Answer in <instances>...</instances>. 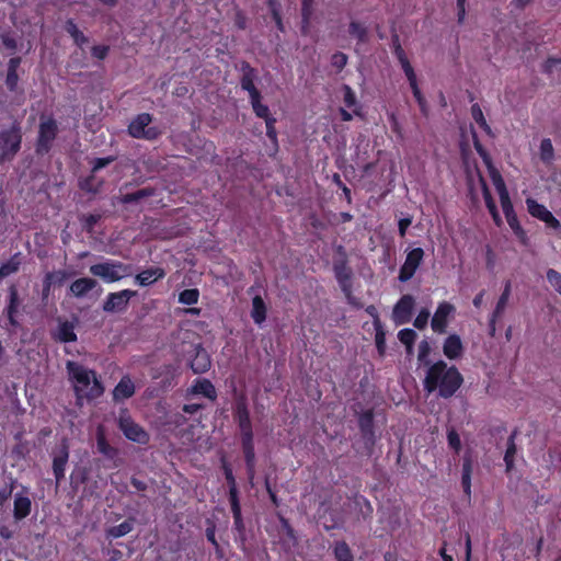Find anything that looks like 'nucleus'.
Segmentation results:
<instances>
[{"mask_svg": "<svg viewBox=\"0 0 561 561\" xmlns=\"http://www.w3.org/2000/svg\"><path fill=\"white\" fill-rule=\"evenodd\" d=\"M66 367L70 379L76 383L73 390L78 399L84 397L94 400L103 396L105 389L95 370L72 360H68Z\"/></svg>", "mask_w": 561, "mask_h": 561, "instance_id": "f257e3e1", "label": "nucleus"}, {"mask_svg": "<svg viewBox=\"0 0 561 561\" xmlns=\"http://www.w3.org/2000/svg\"><path fill=\"white\" fill-rule=\"evenodd\" d=\"M423 386L428 393L438 390L442 398L453 397L456 393V366L447 367L444 360L431 364Z\"/></svg>", "mask_w": 561, "mask_h": 561, "instance_id": "f03ea898", "label": "nucleus"}, {"mask_svg": "<svg viewBox=\"0 0 561 561\" xmlns=\"http://www.w3.org/2000/svg\"><path fill=\"white\" fill-rule=\"evenodd\" d=\"M152 115L140 113L136 115L127 127V133L131 138L144 139L148 141L157 140L162 135V129L158 126H151Z\"/></svg>", "mask_w": 561, "mask_h": 561, "instance_id": "7ed1b4c3", "label": "nucleus"}, {"mask_svg": "<svg viewBox=\"0 0 561 561\" xmlns=\"http://www.w3.org/2000/svg\"><path fill=\"white\" fill-rule=\"evenodd\" d=\"M182 353L187 366L194 374L201 375L209 370L211 366L210 355L201 343H184Z\"/></svg>", "mask_w": 561, "mask_h": 561, "instance_id": "20e7f679", "label": "nucleus"}, {"mask_svg": "<svg viewBox=\"0 0 561 561\" xmlns=\"http://www.w3.org/2000/svg\"><path fill=\"white\" fill-rule=\"evenodd\" d=\"M90 273L105 283H115L130 274V266L115 260H106L90 266Z\"/></svg>", "mask_w": 561, "mask_h": 561, "instance_id": "39448f33", "label": "nucleus"}, {"mask_svg": "<svg viewBox=\"0 0 561 561\" xmlns=\"http://www.w3.org/2000/svg\"><path fill=\"white\" fill-rule=\"evenodd\" d=\"M58 131V124L54 117H41L38 135L35 145V152L38 156H45L51 150Z\"/></svg>", "mask_w": 561, "mask_h": 561, "instance_id": "423d86ee", "label": "nucleus"}, {"mask_svg": "<svg viewBox=\"0 0 561 561\" xmlns=\"http://www.w3.org/2000/svg\"><path fill=\"white\" fill-rule=\"evenodd\" d=\"M22 130L18 124L0 131V159L11 161L21 149Z\"/></svg>", "mask_w": 561, "mask_h": 561, "instance_id": "0eeeda50", "label": "nucleus"}, {"mask_svg": "<svg viewBox=\"0 0 561 561\" xmlns=\"http://www.w3.org/2000/svg\"><path fill=\"white\" fill-rule=\"evenodd\" d=\"M117 424L127 439L140 445H147L149 443V434L131 419L126 410L119 415Z\"/></svg>", "mask_w": 561, "mask_h": 561, "instance_id": "6e6552de", "label": "nucleus"}, {"mask_svg": "<svg viewBox=\"0 0 561 561\" xmlns=\"http://www.w3.org/2000/svg\"><path fill=\"white\" fill-rule=\"evenodd\" d=\"M232 416L234 422L238 424L241 436L254 435L248 399L242 393L237 396L234 399L232 405Z\"/></svg>", "mask_w": 561, "mask_h": 561, "instance_id": "1a4fd4ad", "label": "nucleus"}, {"mask_svg": "<svg viewBox=\"0 0 561 561\" xmlns=\"http://www.w3.org/2000/svg\"><path fill=\"white\" fill-rule=\"evenodd\" d=\"M22 302L23 300L20 297L18 286L15 284H11L8 288V299L4 308V314L8 320V324L4 327L5 329H15L20 325L18 318L22 308Z\"/></svg>", "mask_w": 561, "mask_h": 561, "instance_id": "9d476101", "label": "nucleus"}, {"mask_svg": "<svg viewBox=\"0 0 561 561\" xmlns=\"http://www.w3.org/2000/svg\"><path fill=\"white\" fill-rule=\"evenodd\" d=\"M374 416L373 409H368L358 415V427L369 455L376 443Z\"/></svg>", "mask_w": 561, "mask_h": 561, "instance_id": "9b49d317", "label": "nucleus"}, {"mask_svg": "<svg viewBox=\"0 0 561 561\" xmlns=\"http://www.w3.org/2000/svg\"><path fill=\"white\" fill-rule=\"evenodd\" d=\"M423 257L424 251L422 248H414L411 251H409L405 256L404 263L400 267L398 276L399 280L402 283L410 280L414 276L419 266L421 265Z\"/></svg>", "mask_w": 561, "mask_h": 561, "instance_id": "f8f14e48", "label": "nucleus"}, {"mask_svg": "<svg viewBox=\"0 0 561 561\" xmlns=\"http://www.w3.org/2000/svg\"><path fill=\"white\" fill-rule=\"evenodd\" d=\"M137 295L131 289H123L117 293H110L103 304L105 312H119L126 310L129 300Z\"/></svg>", "mask_w": 561, "mask_h": 561, "instance_id": "ddd939ff", "label": "nucleus"}, {"mask_svg": "<svg viewBox=\"0 0 561 561\" xmlns=\"http://www.w3.org/2000/svg\"><path fill=\"white\" fill-rule=\"evenodd\" d=\"M414 304V298L411 295H403L398 300L392 311V318L397 324H403L411 320Z\"/></svg>", "mask_w": 561, "mask_h": 561, "instance_id": "4468645a", "label": "nucleus"}, {"mask_svg": "<svg viewBox=\"0 0 561 561\" xmlns=\"http://www.w3.org/2000/svg\"><path fill=\"white\" fill-rule=\"evenodd\" d=\"M401 67H402V70L409 81V84H410V88L412 90V93H413V96L415 98L419 106H420V110L421 112L426 115L427 113V108H426V101H425V98L423 96L420 88H419V84H417V79H416V75H415V71L411 65V62L408 60L403 61L400 64Z\"/></svg>", "mask_w": 561, "mask_h": 561, "instance_id": "2eb2a0df", "label": "nucleus"}, {"mask_svg": "<svg viewBox=\"0 0 561 561\" xmlns=\"http://www.w3.org/2000/svg\"><path fill=\"white\" fill-rule=\"evenodd\" d=\"M511 293H512V282H511V279H507L504 284V289H503L501 296L499 297L496 306H495V308L491 314V318H490L489 331L492 336L495 334L496 321L503 316V313L506 309L507 302L511 297Z\"/></svg>", "mask_w": 561, "mask_h": 561, "instance_id": "dca6fc26", "label": "nucleus"}, {"mask_svg": "<svg viewBox=\"0 0 561 561\" xmlns=\"http://www.w3.org/2000/svg\"><path fill=\"white\" fill-rule=\"evenodd\" d=\"M334 276L342 289V291L348 297L352 293V271L347 266L346 259L335 261L333 264Z\"/></svg>", "mask_w": 561, "mask_h": 561, "instance_id": "f3484780", "label": "nucleus"}, {"mask_svg": "<svg viewBox=\"0 0 561 561\" xmlns=\"http://www.w3.org/2000/svg\"><path fill=\"white\" fill-rule=\"evenodd\" d=\"M502 206V209H503V213L505 215V218H506V221L510 226V228L512 229V231L514 232V234L517 237V239L522 242V243H526L527 241V234H526V231L524 230V228L522 227L518 218H517V215L514 210V207H513V204H512V201L511 202H507V203H504V204H501Z\"/></svg>", "mask_w": 561, "mask_h": 561, "instance_id": "a211bd4d", "label": "nucleus"}, {"mask_svg": "<svg viewBox=\"0 0 561 561\" xmlns=\"http://www.w3.org/2000/svg\"><path fill=\"white\" fill-rule=\"evenodd\" d=\"M241 447L245 461L247 472L252 480L255 469L254 435L241 436Z\"/></svg>", "mask_w": 561, "mask_h": 561, "instance_id": "6ab92c4d", "label": "nucleus"}, {"mask_svg": "<svg viewBox=\"0 0 561 561\" xmlns=\"http://www.w3.org/2000/svg\"><path fill=\"white\" fill-rule=\"evenodd\" d=\"M135 383L128 375H125L113 389L112 399L115 403H118L131 398L135 394Z\"/></svg>", "mask_w": 561, "mask_h": 561, "instance_id": "aec40b11", "label": "nucleus"}, {"mask_svg": "<svg viewBox=\"0 0 561 561\" xmlns=\"http://www.w3.org/2000/svg\"><path fill=\"white\" fill-rule=\"evenodd\" d=\"M241 89L247 91L250 98L261 93L254 84V81L256 79V70L249 62L243 61L241 64Z\"/></svg>", "mask_w": 561, "mask_h": 561, "instance_id": "412c9836", "label": "nucleus"}, {"mask_svg": "<svg viewBox=\"0 0 561 561\" xmlns=\"http://www.w3.org/2000/svg\"><path fill=\"white\" fill-rule=\"evenodd\" d=\"M453 310V306L448 302H442L437 307L432 318V329L434 332L444 333L447 328V318Z\"/></svg>", "mask_w": 561, "mask_h": 561, "instance_id": "4be33fe9", "label": "nucleus"}, {"mask_svg": "<svg viewBox=\"0 0 561 561\" xmlns=\"http://www.w3.org/2000/svg\"><path fill=\"white\" fill-rule=\"evenodd\" d=\"M32 512V501L23 493H15L13 503V517L15 520L26 518Z\"/></svg>", "mask_w": 561, "mask_h": 561, "instance_id": "5701e85b", "label": "nucleus"}, {"mask_svg": "<svg viewBox=\"0 0 561 561\" xmlns=\"http://www.w3.org/2000/svg\"><path fill=\"white\" fill-rule=\"evenodd\" d=\"M193 394H201L211 401L217 399V390L213 382L206 378H197L190 388Z\"/></svg>", "mask_w": 561, "mask_h": 561, "instance_id": "b1692460", "label": "nucleus"}, {"mask_svg": "<svg viewBox=\"0 0 561 561\" xmlns=\"http://www.w3.org/2000/svg\"><path fill=\"white\" fill-rule=\"evenodd\" d=\"M69 459V450L67 445H62L58 454L53 459V472L56 482L59 483L65 478V470Z\"/></svg>", "mask_w": 561, "mask_h": 561, "instance_id": "393cba45", "label": "nucleus"}, {"mask_svg": "<svg viewBox=\"0 0 561 561\" xmlns=\"http://www.w3.org/2000/svg\"><path fill=\"white\" fill-rule=\"evenodd\" d=\"M230 507L233 517V528L241 539V549L245 551V525L242 518L240 501L231 502Z\"/></svg>", "mask_w": 561, "mask_h": 561, "instance_id": "a878e982", "label": "nucleus"}, {"mask_svg": "<svg viewBox=\"0 0 561 561\" xmlns=\"http://www.w3.org/2000/svg\"><path fill=\"white\" fill-rule=\"evenodd\" d=\"M98 285V282L90 277H82L78 278L75 282L71 283L69 290L70 293L77 297L82 298L84 297L89 291L94 289Z\"/></svg>", "mask_w": 561, "mask_h": 561, "instance_id": "bb28decb", "label": "nucleus"}, {"mask_svg": "<svg viewBox=\"0 0 561 561\" xmlns=\"http://www.w3.org/2000/svg\"><path fill=\"white\" fill-rule=\"evenodd\" d=\"M165 276V272L161 267H150L140 273H138L135 277V280L140 286H149L154 282L163 278Z\"/></svg>", "mask_w": 561, "mask_h": 561, "instance_id": "cd10ccee", "label": "nucleus"}, {"mask_svg": "<svg viewBox=\"0 0 561 561\" xmlns=\"http://www.w3.org/2000/svg\"><path fill=\"white\" fill-rule=\"evenodd\" d=\"M51 336L55 341H58L61 343H69V342L77 341L75 325H73V323H71L69 321H64V322L59 323L57 331L54 332L51 334Z\"/></svg>", "mask_w": 561, "mask_h": 561, "instance_id": "c85d7f7f", "label": "nucleus"}, {"mask_svg": "<svg viewBox=\"0 0 561 561\" xmlns=\"http://www.w3.org/2000/svg\"><path fill=\"white\" fill-rule=\"evenodd\" d=\"M21 57H12L8 62L5 85L9 91L14 92L19 83L18 68L21 65Z\"/></svg>", "mask_w": 561, "mask_h": 561, "instance_id": "c756f323", "label": "nucleus"}, {"mask_svg": "<svg viewBox=\"0 0 561 561\" xmlns=\"http://www.w3.org/2000/svg\"><path fill=\"white\" fill-rule=\"evenodd\" d=\"M267 307L263 298L256 295L252 298L251 318L254 323L261 325L266 320Z\"/></svg>", "mask_w": 561, "mask_h": 561, "instance_id": "7c9ffc66", "label": "nucleus"}, {"mask_svg": "<svg viewBox=\"0 0 561 561\" xmlns=\"http://www.w3.org/2000/svg\"><path fill=\"white\" fill-rule=\"evenodd\" d=\"M22 253L16 252L0 266V280L16 273L22 264Z\"/></svg>", "mask_w": 561, "mask_h": 561, "instance_id": "2f4dec72", "label": "nucleus"}, {"mask_svg": "<svg viewBox=\"0 0 561 561\" xmlns=\"http://www.w3.org/2000/svg\"><path fill=\"white\" fill-rule=\"evenodd\" d=\"M517 434H518V431L515 428L511 433V435L508 436V439H507V447H506L505 455H504L506 472H510L514 468L515 455L517 451V447H516V443H515Z\"/></svg>", "mask_w": 561, "mask_h": 561, "instance_id": "473e14b6", "label": "nucleus"}, {"mask_svg": "<svg viewBox=\"0 0 561 561\" xmlns=\"http://www.w3.org/2000/svg\"><path fill=\"white\" fill-rule=\"evenodd\" d=\"M335 561H355L351 547L344 540H337L332 546Z\"/></svg>", "mask_w": 561, "mask_h": 561, "instance_id": "72a5a7b5", "label": "nucleus"}, {"mask_svg": "<svg viewBox=\"0 0 561 561\" xmlns=\"http://www.w3.org/2000/svg\"><path fill=\"white\" fill-rule=\"evenodd\" d=\"M493 185L499 194L501 204L511 202V197L506 187V184L497 170H491L490 172Z\"/></svg>", "mask_w": 561, "mask_h": 561, "instance_id": "f704fd0d", "label": "nucleus"}, {"mask_svg": "<svg viewBox=\"0 0 561 561\" xmlns=\"http://www.w3.org/2000/svg\"><path fill=\"white\" fill-rule=\"evenodd\" d=\"M493 185L499 194L501 204L511 202V197L506 187V184L497 170H491L490 172Z\"/></svg>", "mask_w": 561, "mask_h": 561, "instance_id": "c9c22d12", "label": "nucleus"}, {"mask_svg": "<svg viewBox=\"0 0 561 561\" xmlns=\"http://www.w3.org/2000/svg\"><path fill=\"white\" fill-rule=\"evenodd\" d=\"M224 474L229 486V503L239 501V490L236 483V478L233 476L232 469L228 463H224Z\"/></svg>", "mask_w": 561, "mask_h": 561, "instance_id": "e433bc0d", "label": "nucleus"}, {"mask_svg": "<svg viewBox=\"0 0 561 561\" xmlns=\"http://www.w3.org/2000/svg\"><path fill=\"white\" fill-rule=\"evenodd\" d=\"M66 32L72 37L75 44L82 47L89 42V38L78 28L72 19H68L65 23Z\"/></svg>", "mask_w": 561, "mask_h": 561, "instance_id": "4c0bfd02", "label": "nucleus"}, {"mask_svg": "<svg viewBox=\"0 0 561 561\" xmlns=\"http://www.w3.org/2000/svg\"><path fill=\"white\" fill-rule=\"evenodd\" d=\"M96 447L99 453H101L110 460H114L118 456V449L111 446L102 433H100L96 437Z\"/></svg>", "mask_w": 561, "mask_h": 561, "instance_id": "58836bf2", "label": "nucleus"}, {"mask_svg": "<svg viewBox=\"0 0 561 561\" xmlns=\"http://www.w3.org/2000/svg\"><path fill=\"white\" fill-rule=\"evenodd\" d=\"M133 522L130 519L124 520L123 523L112 526L106 530V537L116 539L126 536L133 530Z\"/></svg>", "mask_w": 561, "mask_h": 561, "instance_id": "ea45409f", "label": "nucleus"}, {"mask_svg": "<svg viewBox=\"0 0 561 561\" xmlns=\"http://www.w3.org/2000/svg\"><path fill=\"white\" fill-rule=\"evenodd\" d=\"M348 34L356 38L358 43L368 41V28L360 22L352 21L348 25Z\"/></svg>", "mask_w": 561, "mask_h": 561, "instance_id": "a19ab883", "label": "nucleus"}, {"mask_svg": "<svg viewBox=\"0 0 561 561\" xmlns=\"http://www.w3.org/2000/svg\"><path fill=\"white\" fill-rule=\"evenodd\" d=\"M262 95L261 93L250 98V103L252 105L254 114L262 119H267L272 117L270 113V108L267 105L263 104L262 102Z\"/></svg>", "mask_w": 561, "mask_h": 561, "instance_id": "79ce46f5", "label": "nucleus"}, {"mask_svg": "<svg viewBox=\"0 0 561 561\" xmlns=\"http://www.w3.org/2000/svg\"><path fill=\"white\" fill-rule=\"evenodd\" d=\"M526 205L530 216L539 220H542L550 211L545 205L530 197L526 199Z\"/></svg>", "mask_w": 561, "mask_h": 561, "instance_id": "37998d69", "label": "nucleus"}, {"mask_svg": "<svg viewBox=\"0 0 561 561\" xmlns=\"http://www.w3.org/2000/svg\"><path fill=\"white\" fill-rule=\"evenodd\" d=\"M354 505L356 508H358V513L364 519L371 518L374 508L368 499H366L364 495H356L354 497Z\"/></svg>", "mask_w": 561, "mask_h": 561, "instance_id": "c03bdc74", "label": "nucleus"}, {"mask_svg": "<svg viewBox=\"0 0 561 561\" xmlns=\"http://www.w3.org/2000/svg\"><path fill=\"white\" fill-rule=\"evenodd\" d=\"M471 461L469 459H465L462 463L461 485L468 501L470 500L471 495Z\"/></svg>", "mask_w": 561, "mask_h": 561, "instance_id": "a18cd8bd", "label": "nucleus"}, {"mask_svg": "<svg viewBox=\"0 0 561 561\" xmlns=\"http://www.w3.org/2000/svg\"><path fill=\"white\" fill-rule=\"evenodd\" d=\"M416 336V332L412 329L405 328L399 331L398 339L405 346L408 354H411L413 352Z\"/></svg>", "mask_w": 561, "mask_h": 561, "instance_id": "49530a36", "label": "nucleus"}, {"mask_svg": "<svg viewBox=\"0 0 561 561\" xmlns=\"http://www.w3.org/2000/svg\"><path fill=\"white\" fill-rule=\"evenodd\" d=\"M102 185H103V181L96 182L95 175L92 172H91L90 175H88L87 178L82 179L79 182V187L82 191H84L87 193H92V194L99 193V191L101 190Z\"/></svg>", "mask_w": 561, "mask_h": 561, "instance_id": "de8ad7c7", "label": "nucleus"}, {"mask_svg": "<svg viewBox=\"0 0 561 561\" xmlns=\"http://www.w3.org/2000/svg\"><path fill=\"white\" fill-rule=\"evenodd\" d=\"M152 195H153V190L149 188V187H145V188H140L136 192L127 193V194L123 195L121 198V202L123 204L137 203V202H139L146 197L152 196Z\"/></svg>", "mask_w": 561, "mask_h": 561, "instance_id": "09e8293b", "label": "nucleus"}, {"mask_svg": "<svg viewBox=\"0 0 561 561\" xmlns=\"http://www.w3.org/2000/svg\"><path fill=\"white\" fill-rule=\"evenodd\" d=\"M471 116L473 121L479 125V127L488 135L492 134L491 127L486 123V119L483 115V112L478 103L472 104L471 106Z\"/></svg>", "mask_w": 561, "mask_h": 561, "instance_id": "8fccbe9b", "label": "nucleus"}, {"mask_svg": "<svg viewBox=\"0 0 561 561\" xmlns=\"http://www.w3.org/2000/svg\"><path fill=\"white\" fill-rule=\"evenodd\" d=\"M313 12V0H302L301 2V32L307 33L310 19Z\"/></svg>", "mask_w": 561, "mask_h": 561, "instance_id": "3c124183", "label": "nucleus"}, {"mask_svg": "<svg viewBox=\"0 0 561 561\" xmlns=\"http://www.w3.org/2000/svg\"><path fill=\"white\" fill-rule=\"evenodd\" d=\"M540 159L547 164L554 159V149L549 138H543L540 142Z\"/></svg>", "mask_w": 561, "mask_h": 561, "instance_id": "603ef678", "label": "nucleus"}, {"mask_svg": "<svg viewBox=\"0 0 561 561\" xmlns=\"http://www.w3.org/2000/svg\"><path fill=\"white\" fill-rule=\"evenodd\" d=\"M199 291L197 288L184 289L179 294V302L193 306L198 302Z\"/></svg>", "mask_w": 561, "mask_h": 561, "instance_id": "864d4df0", "label": "nucleus"}, {"mask_svg": "<svg viewBox=\"0 0 561 561\" xmlns=\"http://www.w3.org/2000/svg\"><path fill=\"white\" fill-rule=\"evenodd\" d=\"M67 279V273L65 271H56V272H48L45 274L43 278V283L47 284L49 283V287H53L54 285L61 286L65 280Z\"/></svg>", "mask_w": 561, "mask_h": 561, "instance_id": "5fc2aeb1", "label": "nucleus"}, {"mask_svg": "<svg viewBox=\"0 0 561 561\" xmlns=\"http://www.w3.org/2000/svg\"><path fill=\"white\" fill-rule=\"evenodd\" d=\"M375 344L379 356H383L386 353V333L382 327L375 328Z\"/></svg>", "mask_w": 561, "mask_h": 561, "instance_id": "6e6d98bb", "label": "nucleus"}, {"mask_svg": "<svg viewBox=\"0 0 561 561\" xmlns=\"http://www.w3.org/2000/svg\"><path fill=\"white\" fill-rule=\"evenodd\" d=\"M205 536L207 540L213 545L218 556H222V550L219 542L216 539V525L210 523L205 529Z\"/></svg>", "mask_w": 561, "mask_h": 561, "instance_id": "4d7b16f0", "label": "nucleus"}, {"mask_svg": "<svg viewBox=\"0 0 561 561\" xmlns=\"http://www.w3.org/2000/svg\"><path fill=\"white\" fill-rule=\"evenodd\" d=\"M430 353H431V345L426 340H423L419 344V355H417V358L421 364H423L425 366L431 365V360L428 359Z\"/></svg>", "mask_w": 561, "mask_h": 561, "instance_id": "13d9d810", "label": "nucleus"}, {"mask_svg": "<svg viewBox=\"0 0 561 561\" xmlns=\"http://www.w3.org/2000/svg\"><path fill=\"white\" fill-rule=\"evenodd\" d=\"M101 214H89L82 217L81 222L87 232H92L95 225L101 220Z\"/></svg>", "mask_w": 561, "mask_h": 561, "instance_id": "bf43d9fd", "label": "nucleus"}, {"mask_svg": "<svg viewBox=\"0 0 561 561\" xmlns=\"http://www.w3.org/2000/svg\"><path fill=\"white\" fill-rule=\"evenodd\" d=\"M343 92H344L343 102H344L345 106L347 108L355 107L357 105V98H356V94L353 91V89L350 85L344 84Z\"/></svg>", "mask_w": 561, "mask_h": 561, "instance_id": "052dcab7", "label": "nucleus"}, {"mask_svg": "<svg viewBox=\"0 0 561 561\" xmlns=\"http://www.w3.org/2000/svg\"><path fill=\"white\" fill-rule=\"evenodd\" d=\"M481 184H482L483 198H484L485 206H486L489 213L496 210L497 207H496L495 201L488 187V184L485 183V181L483 179H481Z\"/></svg>", "mask_w": 561, "mask_h": 561, "instance_id": "680f3d73", "label": "nucleus"}, {"mask_svg": "<svg viewBox=\"0 0 561 561\" xmlns=\"http://www.w3.org/2000/svg\"><path fill=\"white\" fill-rule=\"evenodd\" d=\"M547 279L550 285L561 295V273L553 268L547 271Z\"/></svg>", "mask_w": 561, "mask_h": 561, "instance_id": "e2e57ef3", "label": "nucleus"}, {"mask_svg": "<svg viewBox=\"0 0 561 561\" xmlns=\"http://www.w3.org/2000/svg\"><path fill=\"white\" fill-rule=\"evenodd\" d=\"M444 353L449 359L456 358V333L447 337L444 345Z\"/></svg>", "mask_w": 561, "mask_h": 561, "instance_id": "0e129e2a", "label": "nucleus"}, {"mask_svg": "<svg viewBox=\"0 0 561 561\" xmlns=\"http://www.w3.org/2000/svg\"><path fill=\"white\" fill-rule=\"evenodd\" d=\"M15 483L16 480L11 479L9 484L0 489V506H3L4 503L12 496Z\"/></svg>", "mask_w": 561, "mask_h": 561, "instance_id": "69168bd1", "label": "nucleus"}, {"mask_svg": "<svg viewBox=\"0 0 561 561\" xmlns=\"http://www.w3.org/2000/svg\"><path fill=\"white\" fill-rule=\"evenodd\" d=\"M392 48H393V55L396 56V58L398 59V61L400 64L408 60L407 54L400 44L398 35L393 36V38H392Z\"/></svg>", "mask_w": 561, "mask_h": 561, "instance_id": "338daca9", "label": "nucleus"}, {"mask_svg": "<svg viewBox=\"0 0 561 561\" xmlns=\"http://www.w3.org/2000/svg\"><path fill=\"white\" fill-rule=\"evenodd\" d=\"M347 56L344 53L336 51L331 57V65L337 70L341 71L347 64Z\"/></svg>", "mask_w": 561, "mask_h": 561, "instance_id": "774afa93", "label": "nucleus"}]
</instances>
